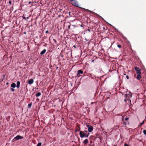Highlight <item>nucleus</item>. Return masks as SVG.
Masks as SVG:
<instances>
[{
	"mask_svg": "<svg viewBox=\"0 0 146 146\" xmlns=\"http://www.w3.org/2000/svg\"><path fill=\"white\" fill-rule=\"evenodd\" d=\"M80 136L81 138L84 137H88L90 135V133L87 131L84 130V131H80L79 133Z\"/></svg>",
	"mask_w": 146,
	"mask_h": 146,
	"instance_id": "nucleus-1",
	"label": "nucleus"
},
{
	"mask_svg": "<svg viewBox=\"0 0 146 146\" xmlns=\"http://www.w3.org/2000/svg\"><path fill=\"white\" fill-rule=\"evenodd\" d=\"M70 1H72V2L71 3L74 6L76 7H78V2L77 1L75 0H70Z\"/></svg>",
	"mask_w": 146,
	"mask_h": 146,
	"instance_id": "nucleus-2",
	"label": "nucleus"
},
{
	"mask_svg": "<svg viewBox=\"0 0 146 146\" xmlns=\"http://www.w3.org/2000/svg\"><path fill=\"white\" fill-rule=\"evenodd\" d=\"M86 126L88 128V131L89 132H91L92 131L93 128V127L92 126L88 125H86Z\"/></svg>",
	"mask_w": 146,
	"mask_h": 146,
	"instance_id": "nucleus-3",
	"label": "nucleus"
},
{
	"mask_svg": "<svg viewBox=\"0 0 146 146\" xmlns=\"http://www.w3.org/2000/svg\"><path fill=\"white\" fill-rule=\"evenodd\" d=\"M137 78L139 80L141 78L140 74H141V72L140 71H137Z\"/></svg>",
	"mask_w": 146,
	"mask_h": 146,
	"instance_id": "nucleus-4",
	"label": "nucleus"
},
{
	"mask_svg": "<svg viewBox=\"0 0 146 146\" xmlns=\"http://www.w3.org/2000/svg\"><path fill=\"white\" fill-rule=\"evenodd\" d=\"M23 137L22 136H21L20 135H18L15 137L13 139L14 140H18L19 139H23Z\"/></svg>",
	"mask_w": 146,
	"mask_h": 146,
	"instance_id": "nucleus-5",
	"label": "nucleus"
},
{
	"mask_svg": "<svg viewBox=\"0 0 146 146\" xmlns=\"http://www.w3.org/2000/svg\"><path fill=\"white\" fill-rule=\"evenodd\" d=\"M83 72L81 70H79L78 71V73L77 74V76L78 77H80L81 75L80 74H82Z\"/></svg>",
	"mask_w": 146,
	"mask_h": 146,
	"instance_id": "nucleus-6",
	"label": "nucleus"
},
{
	"mask_svg": "<svg viewBox=\"0 0 146 146\" xmlns=\"http://www.w3.org/2000/svg\"><path fill=\"white\" fill-rule=\"evenodd\" d=\"M33 82H34L33 80L32 79H30L29 80L28 83L29 84H31L33 83Z\"/></svg>",
	"mask_w": 146,
	"mask_h": 146,
	"instance_id": "nucleus-7",
	"label": "nucleus"
},
{
	"mask_svg": "<svg viewBox=\"0 0 146 146\" xmlns=\"http://www.w3.org/2000/svg\"><path fill=\"white\" fill-rule=\"evenodd\" d=\"M46 51V49H44L40 53V54L41 55H43L45 53Z\"/></svg>",
	"mask_w": 146,
	"mask_h": 146,
	"instance_id": "nucleus-8",
	"label": "nucleus"
},
{
	"mask_svg": "<svg viewBox=\"0 0 146 146\" xmlns=\"http://www.w3.org/2000/svg\"><path fill=\"white\" fill-rule=\"evenodd\" d=\"M20 82L19 81H18L17 82V84L16 87L17 88H19L20 87Z\"/></svg>",
	"mask_w": 146,
	"mask_h": 146,
	"instance_id": "nucleus-9",
	"label": "nucleus"
},
{
	"mask_svg": "<svg viewBox=\"0 0 146 146\" xmlns=\"http://www.w3.org/2000/svg\"><path fill=\"white\" fill-rule=\"evenodd\" d=\"M16 85L15 83H13L11 84V86L13 88H15L16 87Z\"/></svg>",
	"mask_w": 146,
	"mask_h": 146,
	"instance_id": "nucleus-10",
	"label": "nucleus"
},
{
	"mask_svg": "<svg viewBox=\"0 0 146 146\" xmlns=\"http://www.w3.org/2000/svg\"><path fill=\"white\" fill-rule=\"evenodd\" d=\"M135 70L136 71V72H137V71H140V69L137 67H135Z\"/></svg>",
	"mask_w": 146,
	"mask_h": 146,
	"instance_id": "nucleus-11",
	"label": "nucleus"
},
{
	"mask_svg": "<svg viewBox=\"0 0 146 146\" xmlns=\"http://www.w3.org/2000/svg\"><path fill=\"white\" fill-rule=\"evenodd\" d=\"M41 95V93L40 92H38L36 94V97H38L40 96Z\"/></svg>",
	"mask_w": 146,
	"mask_h": 146,
	"instance_id": "nucleus-12",
	"label": "nucleus"
},
{
	"mask_svg": "<svg viewBox=\"0 0 146 146\" xmlns=\"http://www.w3.org/2000/svg\"><path fill=\"white\" fill-rule=\"evenodd\" d=\"M88 140L87 139H86L84 141L83 143L84 144H86L88 143Z\"/></svg>",
	"mask_w": 146,
	"mask_h": 146,
	"instance_id": "nucleus-13",
	"label": "nucleus"
},
{
	"mask_svg": "<svg viewBox=\"0 0 146 146\" xmlns=\"http://www.w3.org/2000/svg\"><path fill=\"white\" fill-rule=\"evenodd\" d=\"M144 120L143 121H142V123H140L139 125V126L140 127H141L142 125L144 124Z\"/></svg>",
	"mask_w": 146,
	"mask_h": 146,
	"instance_id": "nucleus-14",
	"label": "nucleus"
},
{
	"mask_svg": "<svg viewBox=\"0 0 146 146\" xmlns=\"http://www.w3.org/2000/svg\"><path fill=\"white\" fill-rule=\"evenodd\" d=\"M82 8L83 10H84L85 11H88L89 12H91V11L89 10L88 9H85L84 8Z\"/></svg>",
	"mask_w": 146,
	"mask_h": 146,
	"instance_id": "nucleus-15",
	"label": "nucleus"
},
{
	"mask_svg": "<svg viewBox=\"0 0 146 146\" xmlns=\"http://www.w3.org/2000/svg\"><path fill=\"white\" fill-rule=\"evenodd\" d=\"M32 106V104L31 103H30L28 105V108H30Z\"/></svg>",
	"mask_w": 146,
	"mask_h": 146,
	"instance_id": "nucleus-16",
	"label": "nucleus"
},
{
	"mask_svg": "<svg viewBox=\"0 0 146 146\" xmlns=\"http://www.w3.org/2000/svg\"><path fill=\"white\" fill-rule=\"evenodd\" d=\"M130 96V95L129 94H126L125 95V97H126V98H127V97H128Z\"/></svg>",
	"mask_w": 146,
	"mask_h": 146,
	"instance_id": "nucleus-17",
	"label": "nucleus"
},
{
	"mask_svg": "<svg viewBox=\"0 0 146 146\" xmlns=\"http://www.w3.org/2000/svg\"><path fill=\"white\" fill-rule=\"evenodd\" d=\"M41 145L42 143H39L37 144V146H41Z\"/></svg>",
	"mask_w": 146,
	"mask_h": 146,
	"instance_id": "nucleus-18",
	"label": "nucleus"
},
{
	"mask_svg": "<svg viewBox=\"0 0 146 146\" xmlns=\"http://www.w3.org/2000/svg\"><path fill=\"white\" fill-rule=\"evenodd\" d=\"M143 133L145 135H146V130H144L143 131Z\"/></svg>",
	"mask_w": 146,
	"mask_h": 146,
	"instance_id": "nucleus-19",
	"label": "nucleus"
},
{
	"mask_svg": "<svg viewBox=\"0 0 146 146\" xmlns=\"http://www.w3.org/2000/svg\"><path fill=\"white\" fill-rule=\"evenodd\" d=\"M128 118L127 117H126L125 118V121H127V122H128Z\"/></svg>",
	"mask_w": 146,
	"mask_h": 146,
	"instance_id": "nucleus-20",
	"label": "nucleus"
},
{
	"mask_svg": "<svg viewBox=\"0 0 146 146\" xmlns=\"http://www.w3.org/2000/svg\"><path fill=\"white\" fill-rule=\"evenodd\" d=\"M124 146H129V145L125 143L124 144Z\"/></svg>",
	"mask_w": 146,
	"mask_h": 146,
	"instance_id": "nucleus-21",
	"label": "nucleus"
},
{
	"mask_svg": "<svg viewBox=\"0 0 146 146\" xmlns=\"http://www.w3.org/2000/svg\"><path fill=\"white\" fill-rule=\"evenodd\" d=\"M117 47L119 48H120L121 47V46L120 45L118 44L117 46Z\"/></svg>",
	"mask_w": 146,
	"mask_h": 146,
	"instance_id": "nucleus-22",
	"label": "nucleus"
},
{
	"mask_svg": "<svg viewBox=\"0 0 146 146\" xmlns=\"http://www.w3.org/2000/svg\"><path fill=\"white\" fill-rule=\"evenodd\" d=\"M11 90L12 91H14L15 90L13 88H11Z\"/></svg>",
	"mask_w": 146,
	"mask_h": 146,
	"instance_id": "nucleus-23",
	"label": "nucleus"
},
{
	"mask_svg": "<svg viewBox=\"0 0 146 146\" xmlns=\"http://www.w3.org/2000/svg\"><path fill=\"white\" fill-rule=\"evenodd\" d=\"M23 18L24 19H25V20L27 19V18L26 17H23Z\"/></svg>",
	"mask_w": 146,
	"mask_h": 146,
	"instance_id": "nucleus-24",
	"label": "nucleus"
},
{
	"mask_svg": "<svg viewBox=\"0 0 146 146\" xmlns=\"http://www.w3.org/2000/svg\"><path fill=\"white\" fill-rule=\"evenodd\" d=\"M123 124L124 125H126V123H125V122H124L123 121Z\"/></svg>",
	"mask_w": 146,
	"mask_h": 146,
	"instance_id": "nucleus-25",
	"label": "nucleus"
},
{
	"mask_svg": "<svg viewBox=\"0 0 146 146\" xmlns=\"http://www.w3.org/2000/svg\"><path fill=\"white\" fill-rule=\"evenodd\" d=\"M126 78H127V79H129V77L127 76H126Z\"/></svg>",
	"mask_w": 146,
	"mask_h": 146,
	"instance_id": "nucleus-26",
	"label": "nucleus"
},
{
	"mask_svg": "<svg viewBox=\"0 0 146 146\" xmlns=\"http://www.w3.org/2000/svg\"><path fill=\"white\" fill-rule=\"evenodd\" d=\"M48 31L47 30L46 31L45 33H48Z\"/></svg>",
	"mask_w": 146,
	"mask_h": 146,
	"instance_id": "nucleus-27",
	"label": "nucleus"
},
{
	"mask_svg": "<svg viewBox=\"0 0 146 146\" xmlns=\"http://www.w3.org/2000/svg\"><path fill=\"white\" fill-rule=\"evenodd\" d=\"M9 3L11 5V1H9Z\"/></svg>",
	"mask_w": 146,
	"mask_h": 146,
	"instance_id": "nucleus-28",
	"label": "nucleus"
},
{
	"mask_svg": "<svg viewBox=\"0 0 146 146\" xmlns=\"http://www.w3.org/2000/svg\"><path fill=\"white\" fill-rule=\"evenodd\" d=\"M80 26H81V27H83V25H80Z\"/></svg>",
	"mask_w": 146,
	"mask_h": 146,
	"instance_id": "nucleus-29",
	"label": "nucleus"
},
{
	"mask_svg": "<svg viewBox=\"0 0 146 146\" xmlns=\"http://www.w3.org/2000/svg\"><path fill=\"white\" fill-rule=\"evenodd\" d=\"M124 101L125 102H126V99H125L124 100Z\"/></svg>",
	"mask_w": 146,
	"mask_h": 146,
	"instance_id": "nucleus-30",
	"label": "nucleus"
},
{
	"mask_svg": "<svg viewBox=\"0 0 146 146\" xmlns=\"http://www.w3.org/2000/svg\"><path fill=\"white\" fill-rule=\"evenodd\" d=\"M27 18V19H29V17H27V18Z\"/></svg>",
	"mask_w": 146,
	"mask_h": 146,
	"instance_id": "nucleus-31",
	"label": "nucleus"
},
{
	"mask_svg": "<svg viewBox=\"0 0 146 146\" xmlns=\"http://www.w3.org/2000/svg\"><path fill=\"white\" fill-rule=\"evenodd\" d=\"M24 33L25 34H26V33H25V32H24Z\"/></svg>",
	"mask_w": 146,
	"mask_h": 146,
	"instance_id": "nucleus-32",
	"label": "nucleus"
},
{
	"mask_svg": "<svg viewBox=\"0 0 146 146\" xmlns=\"http://www.w3.org/2000/svg\"><path fill=\"white\" fill-rule=\"evenodd\" d=\"M6 84H8V83H6Z\"/></svg>",
	"mask_w": 146,
	"mask_h": 146,
	"instance_id": "nucleus-33",
	"label": "nucleus"
},
{
	"mask_svg": "<svg viewBox=\"0 0 146 146\" xmlns=\"http://www.w3.org/2000/svg\"><path fill=\"white\" fill-rule=\"evenodd\" d=\"M69 27H70V26H68V28H69Z\"/></svg>",
	"mask_w": 146,
	"mask_h": 146,
	"instance_id": "nucleus-34",
	"label": "nucleus"
},
{
	"mask_svg": "<svg viewBox=\"0 0 146 146\" xmlns=\"http://www.w3.org/2000/svg\"><path fill=\"white\" fill-rule=\"evenodd\" d=\"M74 46V47H75V46Z\"/></svg>",
	"mask_w": 146,
	"mask_h": 146,
	"instance_id": "nucleus-35",
	"label": "nucleus"
},
{
	"mask_svg": "<svg viewBox=\"0 0 146 146\" xmlns=\"http://www.w3.org/2000/svg\"><path fill=\"white\" fill-rule=\"evenodd\" d=\"M92 61V62H93V61H94V60H93Z\"/></svg>",
	"mask_w": 146,
	"mask_h": 146,
	"instance_id": "nucleus-36",
	"label": "nucleus"
}]
</instances>
